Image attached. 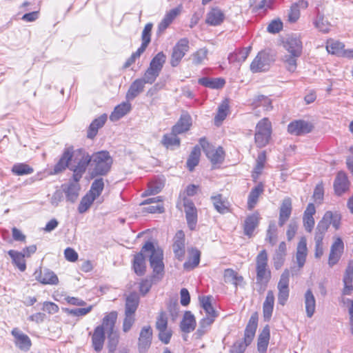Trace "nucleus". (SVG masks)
Here are the masks:
<instances>
[{
	"label": "nucleus",
	"mask_w": 353,
	"mask_h": 353,
	"mask_svg": "<svg viewBox=\"0 0 353 353\" xmlns=\"http://www.w3.org/2000/svg\"><path fill=\"white\" fill-rule=\"evenodd\" d=\"M91 161V156L84 150H74L72 147H70L65 149L61 159L54 165V173L58 174L68 168L73 172L72 179L80 181Z\"/></svg>",
	"instance_id": "f257e3e1"
},
{
	"label": "nucleus",
	"mask_w": 353,
	"mask_h": 353,
	"mask_svg": "<svg viewBox=\"0 0 353 353\" xmlns=\"http://www.w3.org/2000/svg\"><path fill=\"white\" fill-rule=\"evenodd\" d=\"M257 291L263 294L271 277V272L268 268V254L265 250H261L256 259Z\"/></svg>",
	"instance_id": "f03ea898"
},
{
	"label": "nucleus",
	"mask_w": 353,
	"mask_h": 353,
	"mask_svg": "<svg viewBox=\"0 0 353 353\" xmlns=\"http://www.w3.org/2000/svg\"><path fill=\"white\" fill-rule=\"evenodd\" d=\"M91 165L93 166L91 175L94 177L97 175H105L110 170L112 163V158L107 151H101L91 156Z\"/></svg>",
	"instance_id": "7ed1b4c3"
},
{
	"label": "nucleus",
	"mask_w": 353,
	"mask_h": 353,
	"mask_svg": "<svg viewBox=\"0 0 353 353\" xmlns=\"http://www.w3.org/2000/svg\"><path fill=\"white\" fill-rule=\"evenodd\" d=\"M272 134V125L267 118L261 119L256 126L254 139L256 146L265 147L268 143Z\"/></svg>",
	"instance_id": "20e7f679"
},
{
	"label": "nucleus",
	"mask_w": 353,
	"mask_h": 353,
	"mask_svg": "<svg viewBox=\"0 0 353 353\" xmlns=\"http://www.w3.org/2000/svg\"><path fill=\"white\" fill-rule=\"evenodd\" d=\"M274 54L270 50H262L258 53L250 64L252 72H260L269 69L274 61Z\"/></svg>",
	"instance_id": "39448f33"
},
{
	"label": "nucleus",
	"mask_w": 353,
	"mask_h": 353,
	"mask_svg": "<svg viewBox=\"0 0 353 353\" xmlns=\"http://www.w3.org/2000/svg\"><path fill=\"white\" fill-rule=\"evenodd\" d=\"M152 28V23H147L142 32L141 39L142 43L141 46L138 48V50L132 53L130 57L126 61L124 64L125 68L130 67L132 63H134L137 58H139L145 50L148 44L151 41V32Z\"/></svg>",
	"instance_id": "423d86ee"
},
{
	"label": "nucleus",
	"mask_w": 353,
	"mask_h": 353,
	"mask_svg": "<svg viewBox=\"0 0 353 353\" xmlns=\"http://www.w3.org/2000/svg\"><path fill=\"white\" fill-rule=\"evenodd\" d=\"M199 143L205 155L212 164L215 165L223 162L224 159V151L221 147L215 148L206 141L205 138H201Z\"/></svg>",
	"instance_id": "0eeeda50"
},
{
	"label": "nucleus",
	"mask_w": 353,
	"mask_h": 353,
	"mask_svg": "<svg viewBox=\"0 0 353 353\" xmlns=\"http://www.w3.org/2000/svg\"><path fill=\"white\" fill-rule=\"evenodd\" d=\"M341 223V216L338 213L327 211L323 215L322 219L318 223L316 230L325 234L330 225L336 229H339Z\"/></svg>",
	"instance_id": "6e6552de"
},
{
	"label": "nucleus",
	"mask_w": 353,
	"mask_h": 353,
	"mask_svg": "<svg viewBox=\"0 0 353 353\" xmlns=\"http://www.w3.org/2000/svg\"><path fill=\"white\" fill-rule=\"evenodd\" d=\"M150 266L153 269V279L159 280L163 276L164 264L163 263V251L157 248L154 250L150 257Z\"/></svg>",
	"instance_id": "1a4fd4ad"
},
{
	"label": "nucleus",
	"mask_w": 353,
	"mask_h": 353,
	"mask_svg": "<svg viewBox=\"0 0 353 353\" xmlns=\"http://www.w3.org/2000/svg\"><path fill=\"white\" fill-rule=\"evenodd\" d=\"M189 50V41L186 38L181 39L173 48L170 63L176 67Z\"/></svg>",
	"instance_id": "9d476101"
},
{
	"label": "nucleus",
	"mask_w": 353,
	"mask_h": 353,
	"mask_svg": "<svg viewBox=\"0 0 353 353\" xmlns=\"http://www.w3.org/2000/svg\"><path fill=\"white\" fill-rule=\"evenodd\" d=\"M283 47L286 53L301 56L303 50V44L299 36L290 35L283 41Z\"/></svg>",
	"instance_id": "9b49d317"
},
{
	"label": "nucleus",
	"mask_w": 353,
	"mask_h": 353,
	"mask_svg": "<svg viewBox=\"0 0 353 353\" xmlns=\"http://www.w3.org/2000/svg\"><path fill=\"white\" fill-rule=\"evenodd\" d=\"M313 125L308 121L296 120L291 122L288 126V131L291 134L300 136L310 132Z\"/></svg>",
	"instance_id": "f8f14e48"
},
{
	"label": "nucleus",
	"mask_w": 353,
	"mask_h": 353,
	"mask_svg": "<svg viewBox=\"0 0 353 353\" xmlns=\"http://www.w3.org/2000/svg\"><path fill=\"white\" fill-rule=\"evenodd\" d=\"M14 339L15 345L22 351H28L32 345L30 337L23 333L19 328L14 327L11 332Z\"/></svg>",
	"instance_id": "ddd939ff"
},
{
	"label": "nucleus",
	"mask_w": 353,
	"mask_h": 353,
	"mask_svg": "<svg viewBox=\"0 0 353 353\" xmlns=\"http://www.w3.org/2000/svg\"><path fill=\"white\" fill-rule=\"evenodd\" d=\"M152 330L150 326H144L139 337L138 348L140 353H145L152 343Z\"/></svg>",
	"instance_id": "4468645a"
},
{
	"label": "nucleus",
	"mask_w": 353,
	"mask_h": 353,
	"mask_svg": "<svg viewBox=\"0 0 353 353\" xmlns=\"http://www.w3.org/2000/svg\"><path fill=\"white\" fill-rule=\"evenodd\" d=\"M79 181H70L61 185V190L65 193L67 201L74 203L79 197L80 190Z\"/></svg>",
	"instance_id": "2eb2a0df"
},
{
	"label": "nucleus",
	"mask_w": 353,
	"mask_h": 353,
	"mask_svg": "<svg viewBox=\"0 0 353 353\" xmlns=\"http://www.w3.org/2000/svg\"><path fill=\"white\" fill-rule=\"evenodd\" d=\"M344 245L342 239L336 238L331 246L329 255L328 264L332 267L338 263L343 252Z\"/></svg>",
	"instance_id": "dca6fc26"
},
{
	"label": "nucleus",
	"mask_w": 353,
	"mask_h": 353,
	"mask_svg": "<svg viewBox=\"0 0 353 353\" xmlns=\"http://www.w3.org/2000/svg\"><path fill=\"white\" fill-rule=\"evenodd\" d=\"M34 275L36 279L44 285H57L59 283L56 274L48 269L40 270L39 272L36 271Z\"/></svg>",
	"instance_id": "f3484780"
},
{
	"label": "nucleus",
	"mask_w": 353,
	"mask_h": 353,
	"mask_svg": "<svg viewBox=\"0 0 353 353\" xmlns=\"http://www.w3.org/2000/svg\"><path fill=\"white\" fill-rule=\"evenodd\" d=\"M350 182L346 174L343 172H338L334 182V188L336 194L341 196L348 190Z\"/></svg>",
	"instance_id": "a211bd4d"
},
{
	"label": "nucleus",
	"mask_w": 353,
	"mask_h": 353,
	"mask_svg": "<svg viewBox=\"0 0 353 353\" xmlns=\"http://www.w3.org/2000/svg\"><path fill=\"white\" fill-rule=\"evenodd\" d=\"M173 251L175 256L181 260L185 254V234L182 230L178 231L174 237Z\"/></svg>",
	"instance_id": "6ab92c4d"
},
{
	"label": "nucleus",
	"mask_w": 353,
	"mask_h": 353,
	"mask_svg": "<svg viewBox=\"0 0 353 353\" xmlns=\"http://www.w3.org/2000/svg\"><path fill=\"white\" fill-rule=\"evenodd\" d=\"M292 210V201L289 197L285 198L279 210V225L282 227L290 217Z\"/></svg>",
	"instance_id": "aec40b11"
},
{
	"label": "nucleus",
	"mask_w": 353,
	"mask_h": 353,
	"mask_svg": "<svg viewBox=\"0 0 353 353\" xmlns=\"http://www.w3.org/2000/svg\"><path fill=\"white\" fill-rule=\"evenodd\" d=\"M185 217L188 227L193 230L197 223L196 209L192 202L187 201L184 203Z\"/></svg>",
	"instance_id": "412c9836"
},
{
	"label": "nucleus",
	"mask_w": 353,
	"mask_h": 353,
	"mask_svg": "<svg viewBox=\"0 0 353 353\" xmlns=\"http://www.w3.org/2000/svg\"><path fill=\"white\" fill-rule=\"evenodd\" d=\"M307 255V240L302 236L296 247V261L299 268L303 267Z\"/></svg>",
	"instance_id": "4be33fe9"
},
{
	"label": "nucleus",
	"mask_w": 353,
	"mask_h": 353,
	"mask_svg": "<svg viewBox=\"0 0 353 353\" xmlns=\"http://www.w3.org/2000/svg\"><path fill=\"white\" fill-rule=\"evenodd\" d=\"M105 339V332L102 327H96L92 334V345L97 352L102 350Z\"/></svg>",
	"instance_id": "5701e85b"
},
{
	"label": "nucleus",
	"mask_w": 353,
	"mask_h": 353,
	"mask_svg": "<svg viewBox=\"0 0 353 353\" xmlns=\"http://www.w3.org/2000/svg\"><path fill=\"white\" fill-rule=\"evenodd\" d=\"M223 279L225 283L232 284L236 288L239 286H243V277L232 269L228 268L225 270Z\"/></svg>",
	"instance_id": "b1692460"
},
{
	"label": "nucleus",
	"mask_w": 353,
	"mask_h": 353,
	"mask_svg": "<svg viewBox=\"0 0 353 353\" xmlns=\"http://www.w3.org/2000/svg\"><path fill=\"white\" fill-rule=\"evenodd\" d=\"M145 84L144 81L141 79H137L134 81L126 93V99L129 101L136 98L143 91Z\"/></svg>",
	"instance_id": "393cba45"
},
{
	"label": "nucleus",
	"mask_w": 353,
	"mask_h": 353,
	"mask_svg": "<svg viewBox=\"0 0 353 353\" xmlns=\"http://www.w3.org/2000/svg\"><path fill=\"white\" fill-rule=\"evenodd\" d=\"M191 125V117L187 113L183 114L179 121L173 126L172 132L176 134H181L188 131Z\"/></svg>",
	"instance_id": "a878e982"
},
{
	"label": "nucleus",
	"mask_w": 353,
	"mask_h": 353,
	"mask_svg": "<svg viewBox=\"0 0 353 353\" xmlns=\"http://www.w3.org/2000/svg\"><path fill=\"white\" fill-rule=\"evenodd\" d=\"M259 222V216L257 213L248 216L243 224L244 234L250 237L255 228L258 226Z\"/></svg>",
	"instance_id": "bb28decb"
},
{
	"label": "nucleus",
	"mask_w": 353,
	"mask_h": 353,
	"mask_svg": "<svg viewBox=\"0 0 353 353\" xmlns=\"http://www.w3.org/2000/svg\"><path fill=\"white\" fill-rule=\"evenodd\" d=\"M188 259L184 263L183 268L187 270H191L199 265L200 262L201 252L199 250L191 248L188 249Z\"/></svg>",
	"instance_id": "cd10ccee"
},
{
	"label": "nucleus",
	"mask_w": 353,
	"mask_h": 353,
	"mask_svg": "<svg viewBox=\"0 0 353 353\" xmlns=\"http://www.w3.org/2000/svg\"><path fill=\"white\" fill-rule=\"evenodd\" d=\"M224 19V14L218 8H213L207 14L205 22L210 26H219Z\"/></svg>",
	"instance_id": "c85d7f7f"
},
{
	"label": "nucleus",
	"mask_w": 353,
	"mask_h": 353,
	"mask_svg": "<svg viewBox=\"0 0 353 353\" xmlns=\"http://www.w3.org/2000/svg\"><path fill=\"white\" fill-rule=\"evenodd\" d=\"M304 303L307 316L312 317L316 310V299L310 289L304 294Z\"/></svg>",
	"instance_id": "c756f323"
},
{
	"label": "nucleus",
	"mask_w": 353,
	"mask_h": 353,
	"mask_svg": "<svg viewBox=\"0 0 353 353\" xmlns=\"http://www.w3.org/2000/svg\"><path fill=\"white\" fill-rule=\"evenodd\" d=\"M274 305V295L272 290H269L267 293L265 301L263 304V312L265 320H270Z\"/></svg>",
	"instance_id": "7c9ffc66"
},
{
	"label": "nucleus",
	"mask_w": 353,
	"mask_h": 353,
	"mask_svg": "<svg viewBox=\"0 0 353 353\" xmlns=\"http://www.w3.org/2000/svg\"><path fill=\"white\" fill-rule=\"evenodd\" d=\"M131 110V104L127 102H123L115 107L114 111L110 116V119L112 121H117L126 114H128Z\"/></svg>",
	"instance_id": "2f4dec72"
},
{
	"label": "nucleus",
	"mask_w": 353,
	"mask_h": 353,
	"mask_svg": "<svg viewBox=\"0 0 353 353\" xmlns=\"http://www.w3.org/2000/svg\"><path fill=\"white\" fill-rule=\"evenodd\" d=\"M107 120V115L103 114L99 117L95 119L90 125L87 137L89 139H93L97 134L98 130L102 128Z\"/></svg>",
	"instance_id": "473e14b6"
},
{
	"label": "nucleus",
	"mask_w": 353,
	"mask_h": 353,
	"mask_svg": "<svg viewBox=\"0 0 353 353\" xmlns=\"http://www.w3.org/2000/svg\"><path fill=\"white\" fill-rule=\"evenodd\" d=\"M307 6V2L304 0H299L298 2L292 4L288 13V20L290 22L296 21L300 17V9H305Z\"/></svg>",
	"instance_id": "72a5a7b5"
},
{
	"label": "nucleus",
	"mask_w": 353,
	"mask_h": 353,
	"mask_svg": "<svg viewBox=\"0 0 353 353\" xmlns=\"http://www.w3.org/2000/svg\"><path fill=\"white\" fill-rule=\"evenodd\" d=\"M180 326L181 330L186 333H189L194 330L196 326V321L194 315L190 312L187 311L185 312Z\"/></svg>",
	"instance_id": "f704fd0d"
},
{
	"label": "nucleus",
	"mask_w": 353,
	"mask_h": 353,
	"mask_svg": "<svg viewBox=\"0 0 353 353\" xmlns=\"http://www.w3.org/2000/svg\"><path fill=\"white\" fill-rule=\"evenodd\" d=\"M8 254L12 260V263L17 266L21 272H24L26 269L25 255L22 252L10 250Z\"/></svg>",
	"instance_id": "c9c22d12"
},
{
	"label": "nucleus",
	"mask_w": 353,
	"mask_h": 353,
	"mask_svg": "<svg viewBox=\"0 0 353 353\" xmlns=\"http://www.w3.org/2000/svg\"><path fill=\"white\" fill-rule=\"evenodd\" d=\"M117 319V312L112 311L104 316L102 324L97 327H102V330L107 332H113Z\"/></svg>",
	"instance_id": "e433bc0d"
},
{
	"label": "nucleus",
	"mask_w": 353,
	"mask_h": 353,
	"mask_svg": "<svg viewBox=\"0 0 353 353\" xmlns=\"http://www.w3.org/2000/svg\"><path fill=\"white\" fill-rule=\"evenodd\" d=\"M251 49L252 47L248 46L247 48H242L236 52L230 54L228 56L229 62L238 63L244 62L250 53Z\"/></svg>",
	"instance_id": "4c0bfd02"
},
{
	"label": "nucleus",
	"mask_w": 353,
	"mask_h": 353,
	"mask_svg": "<svg viewBox=\"0 0 353 353\" xmlns=\"http://www.w3.org/2000/svg\"><path fill=\"white\" fill-rule=\"evenodd\" d=\"M139 303V296L135 293H130L125 299V312L134 314Z\"/></svg>",
	"instance_id": "58836bf2"
},
{
	"label": "nucleus",
	"mask_w": 353,
	"mask_h": 353,
	"mask_svg": "<svg viewBox=\"0 0 353 353\" xmlns=\"http://www.w3.org/2000/svg\"><path fill=\"white\" fill-rule=\"evenodd\" d=\"M269 340L270 330L268 326H266L263 328L258 339L257 348L259 353L266 352L269 344Z\"/></svg>",
	"instance_id": "ea45409f"
},
{
	"label": "nucleus",
	"mask_w": 353,
	"mask_h": 353,
	"mask_svg": "<svg viewBox=\"0 0 353 353\" xmlns=\"http://www.w3.org/2000/svg\"><path fill=\"white\" fill-rule=\"evenodd\" d=\"M263 192V185L262 183L258 184L254 188L252 189L248 199V208L252 210L254 208L255 205L258 201L259 196Z\"/></svg>",
	"instance_id": "a19ab883"
},
{
	"label": "nucleus",
	"mask_w": 353,
	"mask_h": 353,
	"mask_svg": "<svg viewBox=\"0 0 353 353\" xmlns=\"http://www.w3.org/2000/svg\"><path fill=\"white\" fill-rule=\"evenodd\" d=\"M145 259L143 253L139 252L134 255L133 261V269L134 272L139 276H142L145 272Z\"/></svg>",
	"instance_id": "79ce46f5"
},
{
	"label": "nucleus",
	"mask_w": 353,
	"mask_h": 353,
	"mask_svg": "<svg viewBox=\"0 0 353 353\" xmlns=\"http://www.w3.org/2000/svg\"><path fill=\"white\" fill-rule=\"evenodd\" d=\"M180 13V10L179 8H174L170 10L168 12L166 13L164 18L162 19L161 23L159 24V31L163 32L164 31L170 24L173 21V20L177 17V15Z\"/></svg>",
	"instance_id": "37998d69"
},
{
	"label": "nucleus",
	"mask_w": 353,
	"mask_h": 353,
	"mask_svg": "<svg viewBox=\"0 0 353 353\" xmlns=\"http://www.w3.org/2000/svg\"><path fill=\"white\" fill-rule=\"evenodd\" d=\"M199 83L212 89H219L224 86L225 81L221 78L210 79L203 77L199 79Z\"/></svg>",
	"instance_id": "c03bdc74"
},
{
	"label": "nucleus",
	"mask_w": 353,
	"mask_h": 353,
	"mask_svg": "<svg viewBox=\"0 0 353 353\" xmlns=\"http://www.w3.org/2000/svg\"><path fill=\"white\" fill-rule=\"evenodd\" d=\"M214 208L221 214H225L228 212V202L223 199L221 194H216L211 196Z\"/></svg>",
	"instance_id": "a18cd8bd"
},
{
	"label": "nucleus",
	"mask_w": 353,
	"mask_h": 353,
	"mask_svg": "<svg viewBox=\"0 0 353 353\" xmlns=\"http://www.w3.org/2000/svg\"><path fill=\"white\" fill-rule=\"evenodd\" d=\"M200 155V147L199 145L194 146L187 161V167L190 171H192L195 166L198 165Z\"/></svg>",
	"instance_id": "49530a36"
},
{
	"label": "nucleus",
	"mask_w": 353,
	"mask_h": 353,
	"mask_svg": "<svg viewBox=\"0 0 353 353\" xmlns=\"http://www.w3.org/2000/svg\"><path fill=\"white\" fill-rule=\"evenodd\" d=\"M301 56H296L294 54L286 53L283 57V61L285 68L291 72H294L297 67V59Z\"/></svg>",
	"instance_id": "de8ad7c7"
},
{
	"label": "nucleus",
	"mask_w": 353,
	"mask_h": 353,
	"mask_svg": "<svg viewBox=\"0 0 353 353\" xmlns=\"http://www.w3.org/2000/svg\"><path fill=\"white\" fill-rule=\"evenodd\" d=\"M178 134L172 131V133L165 134L161 141L163 145L167 148H173L174 147L179 146L180 139L177 137Z\"/></svg>",
	"instance_id": "09e8293b"
},
{
	"label": "nucleus",
	"mask_w": 353,
	"mask_h": 353,
	"mask_svg": "<svg viewBox=\"0 0 353 353\" xmlns=\"http://www.w3.org/2000/svg\"><path fill=\"white\" fill-rule=\"evenodd\" d=\"M344 47L345 46L343 43L338 41L330 40L327 43L326 49L329 53L341 57Z\"/></svg>",
	"instance_id": "8fccbe9b"
},
{
	"label": "nucleus",
	"mask_w": 353,
	"mask_h": 353,
	"mask_svg": "<svg viewBox=\"0 0 353 353\" xmlns=\"http://www.w3.org/2000/svg\"><path fill=\"white\" fill-rule=\"evenodd\" d=\"M325 234L319 230H316L315 235H314V241H315V253L314 256L316 258L319 259L323 254V239L324 238Z\"/></svg>",
	"instance_id": "3c124183"
},
{
	"label": "nucleus",
	"mask_w": 353,
	"mask_h": 353,
	"mask_svg": "<svg viewBox=\"0 0 353 353\" xmlns=\"http://www.w3.org/2000/svg\"><path fill=\"white\" fill-rule=\"evenodd\" d=\"M103 188V179L102 178L97 179L92 182L88 194L92 195L94 198L97 199L101 194Z\"/></svg>",
	"instance_id": "603ef678"
},
{
	"label": "nucleus",
	"mask_w": 353,
	"mask_h": 353,
	"mask_svg": "<svg viewBox=\"0 0 353 353\" xmlns=\"http://www.w3.org/2000/svg\"><path fill=\"white\" fill-rule=\"evenodd\" d=\"M200 303L201 307L205 310L206 316H217V312L212 305L210 296H203L200 298Z\"/></svg>",
	"instance_id": "864d4df0"
},
{
	"label": "nucleus",
	"mask_w": 353,
	"mask_h": 353,
	"mask_svg": "<svg viewBox=\"0 0 353 353\" xmlns=\"http://www.w3.org/2000/svg\"><path fill=\"white\" fill-rule=\"evenodd\" d=\"M165 61V54L161 52H159L151 61L150 67L156 70L159 72H161L163 65Z\"/></svg>",
	"instance_id": "5fc2aeb1"
},
{
	"label": "nucleus",
	"mask_w": 353,
	"mask_h": 353,
	"mask_svg": "<svg viewBox=\"0 0 353 353\" xmlns=\"http://www.w3.org/2000/svg\"><path fill=\"white\" fill-rule=\"evenodd\" d=\"M208 51L205 48H200L192 54V62L195 65H199L207 60Z\"/></svg>",
	"instance_id": "6e6d98bb"
},
{
	"label": "nucleus",
	"mask_w": 353,
	"mask_h": 353,
	"mask_svg": "<svg viewBox=\"0 0 353 353\" xmlns=\"http://www.w3.org/2000/svg\"><path fill=\"white\" fill-rule=\"evenodd\" d=\"M95 199V198H94L92 195L88 193L81 200V202L78 207L79 212L81 214L85 212L90 208V207L91 206V205L92 204L93 201Z\"/></svg>",
	"instance_id": "4d7b16f0"
},
{
	"label": "nucleus",
	"mask_w": 353,
	"mask_h": 353,
	"mask_svg": "<svg viewBox=\"0 0 353 353\" xmlns=\"http://www.w3.org/2000/svg\"><path fill=\"white\" fill-rule=\"evenodd\" d=\"M12 172L16 175L21 176L32 173L33 169L27 164L17 163L13 165Z\"/></svg>",
	"instance_id": "13d9d810"
},
{
	"label": "nucleus",
	"mask_w": 353,
	"mask_h": 353,
	"mask_svg": "<svg viewBox=\"0 0 353 353\" xmlns=\"http://www.w3.org/2000/svg\"><path fill=\"white\" fill-rule=\"evenodd\" d=\"M340 302L348 307V314L350 316L349 323L350 326V332L353 335V300L346 299L343 296L341 298Z\"/></svg>",
	"instance_id": "bf43d9fd"
},
{
	"label": "nucleus",
	"mask_w": 353,
	"mask_h": 353,
	"mask_svg": "<svg viewBox=\"0 0 353 353\" xmlns=\"http://www.w3.org/2000/svg\"><path fill=\"white\" fill-rule=\"evenodd\" d=\"M163 185L160 181L151 182L148 184V189L143 193L142 196L154 195L159 193L163 188Z\"/></svg>",
	"instance_id": "052dcab7"
},
{
	"label": "nucleus",
	"mask_w": 353,
	"mask_h": 353,
	"mask_svg": "<svg viewBox=\"0 0 353 353\" xmlns=\"http://www.w3.org/2000/svg\"><path fill=\"white\" fill-rule=\"evenodd\" d=\"M315 26L318 28L321 32L323 33H327L329 32L330 29V23L325 20L323 16L318 15L317 19L314 23Z\"/></svg>",
	"instance_id": "680f3d73"
},
{
	"label": "nucleus",
	"mask_w": 353,
	"mask_h": 353,
	"mask_svg": "<svg viewBox=\"0 0 353 353\" xmlns=\"http://www.w3.org/2000/svg\"><path fill=\"white\" fill-rule=\"evenodd\" d=\"M228 108H229V106H228L227 101H223L219 106L218 112L214 118V121L216 124L218 122H221L225 119V117L227 116V111L228 110Z\"/></svg>",
	"instance_id": "e2e57ef3"
},
{
	"label": "nucleus",
	"mask_w": 353,
	"mask_h": 353,
	"mask_svg": "<svg viewBox=\"0 0 353 353\" xmlns=\"http://www.w3.org/2000/svg\"><path fill=\"white\" fill-rule=\"evenodd\" d=\"M159 73L160 72L149 67L145 72L144 77L142 79L144 81L145 83L152 84L155 81Z\"/></svg>",
	"instance_id": "0e129e2a"
},
{
	"label": "nucleus",
	"mask_w": 353,
	"mask_h": 353,
	"mask_svg": "<svg viewBox=\"0 0 353 353\" xmlns=\"http://www.w3.org/2000/svg\"><path fill=\"white\" fill-rule=\"evenodd\" d=\"M276 232L277 228L275 223L271 222L269 225L268 231L266 240L268 241L272 245H274L276 241Z\"/></svg>",
	"instance_id": "69168bd1"
},
{
	"label": "nucleus",
	"mask_w": 353,
	"mask_h": 353,
	"mask_svg": "<svg viewBox=\"0 0 353 353\" xmlns=\"http://www.w3.org/2000/svg\"><path fill=\"white\" fill-rule=\"evenodd\" d=\"M266 161V154L265 152L263 151L260 152L257 157L256 163L254 168V172L255 174H260L264 168V164Z\"/></svg>",
	"instance_id": "338daca9"
},
{
	"label": "nucleus",
	"mask_w": 353,
	"mask_h": 353,
	"mask_svg": "<svg viewBox=\"0 0 353 353\" xmlns=\"http://www.w3.org/2000/svg\"><path fill=\"white\" fill-rule=\"evenodd\" d=\"M254 103L256 106H263L265 110H269L272 108L271 100L264 95L258 96L254 100Z\"/></svg>",
	"instance_id": "774afa93"
}]
</instances>
